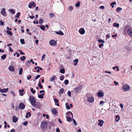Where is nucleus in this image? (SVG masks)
Returning a JSON list of instances; mask_svg holds the SVG:
<instances>
[{
	"label": "nucleus",
	"instance_id": "obj_11",
	"mask_svg": "<svg viewBox=\"0 0 132 132\" xmlns=\"http://www.w3.org/2000/svg\"><path fill=\"white\" fill-rule=\"evenodd\" d=\"M79 32L81 35L84 34L85 32V31L84 28H81L79 29Z\"/></svg>",
	"mask_w": 132,
	"mask_h": 132
},
{
	"label": "nucleus",
	"instance_id": "obj_15",
	"mask_svg": "<svg viewBox=\"0 0 132 132\" xmlns=\"http://www.w3.org/2000/svg\"><path fill=\"white\" fill-rule=\"evenodd\" d=\"M99 123H98V125L101 127L102 126L104 121L101 120H99L98 121Z\"/></svg>",
	"mask_w": 132,
	"mask_h": 132
},
{
	"label": "nucleus",
	"instance_id": "obj_53",
	"mask_svg": "<svg viewBox=\"0 0 132 132\" xmlns=\"http://www.w3.org/2000/svg\"><path fill=\"white\" fill-rule=\"evenodd\" d=\"M110 37V35L109 34H107L106 36V37L107 38H109Z\"/></svg>",
	"mask_w": 132,
	"mask_h": 132
},
{
	"label": "nucleus",
	"instance_id": "obj_25",
	"mask_svg": "<svg viewBox=\"0 0 132 132\" xmlns=\"http://www.w3.org/2000/svg\"><path fill=\"white\" fill-rule=\"evenodd\" d=\"M8 11L9 12L13 14H14L15 13V12L14 11V10L13 9H9L8 10Z\"/></svg>",
	"mask_w": 132,
	"mask_h": 132
},
{
	"label": "nucleus",
	"instance_id": "obj_22",
	"mask_svg": "<svg viewBox=\"0 0 132 132\" xmlns=\"http://www.w3.org/2000/svg\"><path fill=\"white\" fill-rule=\"evenodd\" d=\"M64 90L63 88H62L60 89L59 93V95H61L63 93Z\"/></svg>",
	"mask_w": 132,
	"mask_h": 132
},
{
	"label": "nucleus",
	"instance_id": "obj_23",
	"mask_svg": "<svg viewBox=\"0 0 132 132\" xmlns=\"http://www.w3.org/2000/svg\"><path fill=\"white\" fill-rule=\"evenodd\" d=\"M24 91V89H22V90H19V91L20 92V94L21 96H23V92Z\"/></svg>",
	"mask_w": 132,
	"mask_h": 132
},
{
	"label": "nucleus",
	"instance_id": "obj_24",
	"mask_svg": "<svg viewBox=\"0 0 132 132\" xmlns=\"http://www.w3.org/2000/svg\"><path fill=\"white\" fill-rule=\"evenodd\" d=\"M6 32L8 35H9L10 36H12L13 35L12 32L10 31L7 30L6 31Z\"/></svg>",
	"mask_w": 132,
	"mask_h": 132
},
{
	"label": "nucleus",
	"instance_id": "obj_7",
	"mask_svg": "<svg viewBox=\"0 0 132 132\" xmlns=\"http://www.w3.org/2000/svg\"><path fill=\"white\" fill-rule=\"evenodd\" d=\"M87 99L89 102L91 103L93 102L94 101V98L93 97H87Z\"/></svg>",
	"mask_w": 132,
	"mask_h": 132
},
{
	"label": "nucleus",
	"instance_id": "obj_21",
	"mask_svg": "<svg viewBox=\"0 0 132 132\" xmlns=\"http://www.w3.org/2000/svg\"><path fill=\"white\" fill-rule=\"evenodd\" d=\"M44 93H42L41 94H40L38 96V97L39 98L42 99L44 98L43 96L44 95Z\"/></svg>",
	"mask_w": 132,
	"mask_h": 132
},
{
	"label": "nucleus",
	"instance_id": "obj_10",
	"mask_svg": "<svg viewBox=\"0 0 132 132\" xmlns=\"http://www.w3.org/2000/svg\"><path fill=\"white\" fill-rule=\"evenodd\" d=\"M98 96L100 97H103L104 95V94L103 92H99L97 93Z\"/></svg>",
	"mask_w": 132,
	"mask_h": 132
},
{
	"label": "nucleus",
	"instance_id": "obj_40",
	"mask_svg": "<svg viewBox=\"0 0 132 132\" xmlns=\"http://www.w3.org/2000/svg\"><path fill=\"white\" fill-rule=\"evenodd\" d=\"M6 57V55L5 54H4L1 56V58L3 59H5Z\"/></svg>",
	"mask_w": 132,
	"mask_h": 132
},
{
	"label": "nucleus",
	"instance_id": "obj_3",
	"mask_svg": "<svg viewBox=\"0 0 132 132\" xmlns=\"http://www.w3.org/2000/svg\"><path fill=\"white\" fill-rule=\"evenodd\" d=\"M130 86L128 85H125L121 88V89L124 92L128 91L130 89Z\"/></svg>",
	"mask_w": 132,
	"mask_h": 132
},
{
	"label": "nucleus",
	"instance_id": "obj_59",
	"mask_svg": "<svg viewBox=\"0 0 132 132\" xmlns=\"http://www.w3.org/2000/svg\"><path fill=\"white\" fill-rule=\"evenodd\" d=\"M31 78V75H29V77L27 76V79L28 80H29Z\"/></svg>",
	"mask_w": 132,
	"mask_h": 132
},
{
	"label": "nucleus",
	"instance_id": "obj_55",
	"mask_svg": "<svg viewBox=\"0 0 132 132\" xmlns=\"http://www.w3.org/2000/svg\"><path fill=\"white\" fill-rule=\"evenodd\" d=\"M19 51L20 52V54H22L23 55H24L25 54L23 52L19 50Z\"/></svg>",
	"mask_w": 132,
	"mask_h": 132
},
{
	"label": "nucleus",
	"instance_id": "obj_16",
	"mask_svg": "<svg viewBox=\"0 0 132 132\" xmlns=\"http://www.w3.org/2000/svg\"><path fill=\"white\" fill-rule=\"evenodd\" d=\"M18 118H17L15 116H14L13 117L12 121L13 122L15 123L18 120Z\"/></svg>",
	"mask_w": 132,
	"mask_h": 132
},
{
	"label": "nucleus",
	"instance_id": "obj_1",
	"mask_svg": "<svg viewBox=\"0 0 132 132\" xmlns=\"http://www.w3.org/2000/svg\"><path fill=\"white\" fill-rule=\"evenodd\" d=\"M29 100L31 104V105H34V104L36 103V99L33 95H31L29 96Z\"/></svg>",
	"mask_w": 132,
	"mask_h": 132
},
{
	"label": "nucleus",
	"instance_id": "obj_19",
	"mask_svg": "<svg viewBox=\"0 0 132 132\" xmlns=\"http://www.w3.org/2000/svg\"><path fill=\"white\" fill-rule=\"evenodd\" d=\"M55 32L56 33V34L59 35H64V33L62 31H59V32L55 31Z\"/></svg>",
	"mask_w": 132,
	"mask_h": 132
},
{
	"label": "nucleus",
	"instance_id": "obj_44",
	"mask_svg": "<svg viewBox=\"0 0 132 132\" xmlns=\"http://www.w3.org/2000/svg\"><path fill=\"white\" fill-rule=\"evenodd\" d=\"M64 78V76L63 75H62L61 76H60V79L61 80H63Z\"/></svg>",
	"mask_w": 132,
	"mask_h": 132
},
{
	"label": "nucleus",
	"instance_id": "obj_41",
	"mask_svg": "<svg viewBox=\"0 0 132 132\" xmlns=\"http://www.w3.org/2000/svg\"><path fill=\"white\" fill-rule=\"evenodd\" d=\"M43 20L40 18L39 20V23L40 24H42L43 22Z\"/></svg>",
	"mask_w": 132,
	"mask_h": 132
},
{
	"label": "nucleus",
	"instance_id": "obj_52",
	"mask_svg": "<svg viewBox=\"0 0 132 132\" xmlns=\"http://www.w3.org/2000/svg\"><path fill=\"white\" fill-rule=\"evenodd\" d=\"M40 75H38L36 76L35 78V79H38L40 77Z\"/></svg>",
	"mask_w": 132,
	"mask_h": 132
},
{
	"label": "nucleus",
	"instance_id": "obj_6",
	"mask_svg": "<svg viewBox=\"0 0 132 132\" xmlns=\"http://www.w3.org/2000/svg\"><path fill=\"white\" fill-rule=\"evenodd\" d=\"M32 6H33L34 7H35L36 6V4L34 2H30L29 3L28 5V7L29 8H31Z\"/></svg>",
	"mask_w": 132,
	"mask_h": 132
},
{
	"label": "nucleus",
	"instance_id": "obj_5",
	"mask_svg": "<svg viewBox=\"0 0 132 132\" xmlns=\"http://www.w3.org/2000/svg\"><path fill=\"white\" fill-rule=\"evenodd\" d=\"M25 107V105L22 103H19V108L21 110L24 109Z\"/></svg>",
	"mask_w": 132,
	"mask_h": 132
},
{
	"label": "nucleus",
	"instance_id": "obj_34",
	"mask_svg": "<svg viewBox=\"0 0 132 132\" xmlns=\"http://www.w3.org/2000/svg\"><path fill=\"white\" fill-rule=\"evenodd\" d=\"M49 15L51 18H53L55 16V15L54 13H50V14Z\"/></svg>",
	"mask_w": 132,
	"mask_h": 132
},
{
	"label": "nucleus",
	"instance_id": "obj_49",
	"mask_svg": "<svg viewBox=\"0 0 132 132\" xmlns=\"http://www.w3.org/2000/svg\"><path fill=\"white\" fill-rule=\"evenodd\" d=\"M72 120L73 121V123L75 125V126H76L77 125V123L76 122L75 120L74 119H72Z\"/></svg>",
	"mask_w": 132,
	"mask_h": 132
},
{
	"label": "nucleus",
	"instance_id": "obj_2",
	"mask_svg": "<svg viewBox=\"0 0 132 132\" xmlns=\"http://www.w3.org/2000/svg\"><path fill=\"white\" fill-rule=\"evenodd\" d=\"M47 126V122L46 121H43L40 127L42 130L45 131L46 129Z\"/></svg>",
	"mask_w": 132,
	"mask_h": 132
},
{
	"label": "nucleus",
	"instance_id": "obj_50",
	"mask_svg": "<svg viewBox=\"0 0 132 132\" xmlns=\"http://www.w3.org/2000/svg\"><path fill=\"white\" fill-rule=\"evenodd\" d=\"M68 95L69 96H71V92L69 91H68V93H67Z\"/></svg>",
	"mask_w": 132,
	"mask_h": 132
},
{
	"label": "nucleus",
	"instance_id": "obj_63",
	"mask_svg": "<svg viewBox=\"0 0 132 132\" xmlns=\"http://www.w3.org/2000/svg\"><path fill=\"white\" fill-rule=\"evenodd\" d=\"M104 45V44H101L99 46V47L100 48H101L102 47V46H103Z\"/></svg>",
	"mask_w": 132,
	"mask_h": 132
},
{
	"label": "nucleus",
	"instance_id": "obj_4",
	"mask_svg": "<svg viewBox=\"0 0 132 132\" xmlns=\"http://www.w3.org/2000/svg\"><path fill=\"white\" fill-rule=\"evenodd\" d=\"M35 108H37L38 109H40L41 106L40 103L39 102H37L34 104V105L32 106Z\"/></svg>",
	"mask_w": 132,
	"mask_h": 132
},
{
	"label": "nucleus",
	"instance_id": "obj_30",
	"mask_svg": "<svg viewBox=\"0 0 132 132\" xmlns=\"http://www.w3.org/2000/svg\"><path fill=\"white\" fill-rule=\"evenodd\" d=\"M73 8L72 6H70L68 7V9L70 11H71L73 10Z\"/></svg>",
	"mask_w": 132,
	"mask_h": 132
},
{
	"label": "nucleus",
	"instance_id": "obj_32",
	"mask_svg": "<svg viewBox=\"0 0 132 132\" xmlns=\"http://www.w3.org/2000/svg\"><path fill=\"white\" fill-rule=\"evenodd\" d=\"M65 105L66 109H69L70 108V107L69 106V105H68V103H65Z\"/></svg>",
	"mask_w": 132,
	"mask_h": 132
},
{
	"label": "nucleus",
	"instance_id": "obj_39",
	"mask_svg": "<svg viewBox=\"0 0 132 132\" xmlns=\"http://www.w3.org/2000/svg\"><path fill=\"white\" fill-rule=\"evenodd\" d=\"M122 10V9L120 7H118L116 9V10L117 12H119Z\"/></svg>",
	"mask_w": 132,
	"mask_h": 132
},
{
	"label": "nucleus",
	"instance_id": "obj_26",
	"mask_svg": "<svg viewBox=\"0 0 132 132\" xmlns=\"http://www.w3.org/2000/svg\"><path fill=\"white\" fill-rule=\"evenodd\" d=\"M74 62V65H76L77 62H78V59H76L75 60L73 61Z\"/></svg>",
	"mask_w": 132,
	"mask_h": 132
},
{
	"label": "nucleus",
	"instance_id": "obj_64",
	"mask_svg": "<svg viewBox=\"0 0 132 132\" xmlns=\"http://www.w3.org/2000/svg\"><path fill=\"white\" fill-rule=\"evenodd\" d=\"M117 36V34H115L114 35H113L112 36V37L114 38L115 37H116Z\"/></svg>",
	"mask_w": 132,
	"mask_h": 132
},
{
	"label": "nucleus",
	"instance_id": "obj_56",
	"mask_svg": "<svg viewBox=\"0 0 132 132\" xmlns=\"http://www.w3.org/2000/svg\"><path fill=\"white\" fill-rule=\"evenodd\" d=\"M99 8L101 9H104L105 8V7L103 6H101Z\"/></svg>",
	"mask_w": 132,
	"mask_h": 132
},
{
	"label": "nucleus",
	"instance_id": "obj_33",
	"mask_svg": "<svg viewBox=\"0 0 132 132\" xmlns=\"http://www.w3.org/2000/svg\"><path fill=\"white\" fill-rule=\"evenodd\" d=\"M23 69L22 68H21L19 70V74L20 75H21L23 71Z\"/></svg>",
	"mask_w": 132,
	"mask_h": 132
},
{
	"label": "nucleus",
	"instance_id": "obj_35",
	"mask_svg": "<svg viewBox=\"0 0 132 132\" xmlns=\"http://www.w3.org/2000/svg\"><path fill=\"white\" fill-rule=\"evenodd\" d=\"M80 5V2H77L75 5V6L76 7H78Z\"/></svg>",
	"mask_w": 132,
	"mask_h": 132
},
{
	"label": "nucleus",
	"instance_id": "obj_42",
	"mask_svg": "<svg viewBox=\"0 0 132 132\" xmlns=\"http://www.w3.org/2000/svg\"><path fill=\"white\" fill-rule=\"evenodd\" d=\"M39 83L38 84V85L39 87L40 88H43V86H42L41 85V82L40 81H39Z\"/></svg>",
	"mask_w": 132,
	"mask_h": 132
},
{
	"label": "nucleus",
	"instance_id": "obj_37",
	"mask_svg": "<svg viewBox=\"0 0 132 132\" xmlns=\"http://www.w3.org/2000/svg\"><path fill=\"white\" fill-rule=\"evenodd\" d=\"M20 42L22 44H25V43L24 42V40L23 39H21L20 40Z\"/></svg>",
	"mask_w": 132,
	"mask_h": 132
},
{
	"label": "nucleus",
	"instance_id": "obj_17",
	"mask_svg": "<svg viewBox=\"0 0 132 132\" xmlns=\"http://www.w3.org/2000/svg\"><path fill=\"white\" fill-rule=\"evenodd\" d=\"M56 76L55 75H53L52 77L50 79V81L51 82H52L56 78Z\"/></svg>",
	"mask_w": 132,
	"mask_h": 132
},
{
	"label": "nucleus",
	"instance_id": "obj_57",
	"mask_svg": "<svg viewBox=\"0 0 132 132\" xmlns=\"http://www.w3.org/2000/svg\"><path fill=\"white\" fill-rule=\"evenodd\" d=\"M20 13L18 12L17 13V15L16 16V17L17 18H18L19 16H20Z\"/></svg>",
	"mask_w": 132,
	"mask_h": 132
},
{
	"label": "nucleus",
	"instance_id": "obj_60",
	"mask_svg": "<svg viewBox=\"0 0 132 132\" xmlns=\"http://www.w3.org/2000/svg\"><path fill=\"white\" fill-rule=\"evenodd\" d=\"M4 22L2 21V20H1L0 21V24L1 25H2L3 24Z\"/></svg>",
	"mask_w": 132,
	"mask_h": 132
},
{
	"label": "nucleus",
	"instance_id": "obj_9",
	"mask_svg": "<svg viewBox=\"0 0 132 132\" xmlns=\"http://www.w3.org/2000/svg\"><path fill=\"white\" fill-rule=\"evenodd\" d=\"M49 43L51 45L53 46H55L56 45V41L53 40L50 41Z\"/></svg>",
	"mask_w": 132,
	"mask_h": 132
},
{
	"label": "nucleus",
	"instance_id": "obj_18",
	"mask_svg": "<svg viewBox=\"0 0 132 132\" xmlns=\"http://www.w3.org/2000/svg\"><path fill=\"white\" fill-rule=\"evenodd\" d=\"M52 112L53 114H56L57 113V110L55 109H52Z\"/></svg>",
	"mask_w": 132,
	"mask_h": 132
},
{
	"label": "nucleus",
	"instance_id": "obj_38",
	"mask_svg": "<svg viewBox=\"0 0 132 132\" xmlns=\"http://www.w3.org/2000/svg\"><path fill=\"white\" fill-rule=\"evenodd\" d=\"M98 42L102 43H104L105 42V41L103 40L100 39H98Z\"/></svg>",
	"mask_w": 132,
	"mask_h": 132
},
{
	"label": "nucleus",
	"instance_id": "obj_12",
	"mask_svg": "<svg viewBox=\"0 0 132 132\" xmlns=\"http://www.w3.org/2000/svg\"><path fill=\"white\" fill-rule=\"evenodd\" d=\"M8 90V88L2 89L0 88V92L2 93H6Z\"/></svg>",
	"mask_w": 132,
	"mask_h": 132
},
{
	"label": "nucleus",
	"instance_id": "obj_62",
	"mask_svg": "<svg viewBox=\"0 0 132 132\" xmlns=\"http://www.w3.org/2000/svg\"><path fill=\"white\" fill-rule=\"evenodd\" d=\"M56 132H60V130L59 128H56Z\"/></svg>",
	"mask_w": 132,
	"mask_h": 132
},
{
	"label": "nucleus",
	"instance_id": "obj_47",
	"mask_svg": "<svg viewBox=\"0 0 132 132\" xmlns=\"http://www.w3.org/2000/svg\"><path fill=\"white\" fill-rule=\"evenodd\" d=\"M33 88L31 89V92L33 94H35V90H33Z\"/></svg>",
	"mask_w": 132,
	"mask_h": 132
},
{
	"label": "nucleus",
	"instance_id": "obj_51",
	"mask_svg": "<svg viewBox=\"0 0 132 132\" xmlns=\"http://www.w3.org/2000/svg\"><path fill=\"white\" fill-rule=\"evenodd\" d=\"M45 54H44L42 56V61L45 58Z\"/></svg>",
	"mask_w": 132,
	"mask_h": 132
},
{
	"label": "nucleus",
	"instance_id": "obj_43",
	"mask_svg": "<svg viewBox=\"0 0 132 132\" xmlns=\"http://www.w3.org/2000/svg\"><path fill=\"white\" fill-rule=\"evenodd\" d=\"M64 83L65 85H67L68 84L69 81L68 80H65L64 81Z\"/></svg>",
	"mask_w": 132,
	"mask_h": 132
},
{
	"label": "nucleus",
	"instance_id": "obj_58",
	"mask_svg": "<svg viewBox=\"0 0 132 132\" xmlns=\"http://www.w3.org/2000/svg\"><path fill=\"white\" fill-rule=\"evenodd\" d=\"M29 17L31 19H32L34 18L35 16H29Z\"/></svg>",
	"mask_w": 132,
	"mask_h": 132
},
{
	"label": "nucleus",
	"instance_id": "obj_14",
	"mask_svg": "<svg viewBox=\"0 0 132 132\" xmlns=\"http://www.w3.org/2000/svg\"><path fill=\"white\" fill-rule=\"evenodd\" d=\"M82 88V87L81 86H79L77 88H76V92L77 93H78L79 91Z\"/></svg>",
	"mask_w": 132,
	"mask_h": 132
},
{
	"label": "nucleus",
	"instance_id": "obj_13",
	"mask_svg": "<svg viewBox=\"0 0 132 132\" xmlns=\"http://www.w3.org/2000/svg\"><path fill=\"white\" fill-rule=\"evenodd\" d=\"M128 34L131 36L132 37V30L131 29H128L127 30Z\"/></svg>",
	"mask_w": 132,
	"mask_h": 132
},
{
	"label": "nucleus",
	"instance_id": "obj_61",
	"mask_svg": "<svg viewBox=\"0 0 132 132\" xmlns=\"http://www.w3.org/2000/svg\"><path fill=\"white\" fill-rule=\"evenodd\" d=\"M15 129H13L11 130L10 132H15Z\"/></svg>",
	"mask_w": 132,
	"mask_h": 132
},
{
	"label": "nucleus",
	"instance_id": "obj_28",
	"mask_svg": "<svg viewBox=\"0 0 132 132\" xmlns=\"http://www.w3.org/2000/svg\"><path fill=\"white\" fill-rule=\"evenodd\" d=\"M113 25L115 27H118L119 26V23H114L113 24Z\"/></svg>",
	"mask_w": 132,
	"mask_h": 132
},
{
	"label": "nucleus",
	"instance_id": "obj_8",
	"mask_svg": "<svg viewBox=\"0 0 132 132\" xmlns=\"http://www.w3.org/2000/svg\"><path fill=\"white\" fill-rule=\"evenodd\" d=\"M1 13L3 15L5 16H6V14L5 11V9L4 8H3L2 9Z\"/></svg>",
	"mask_w": 132,
	"mask_h": 132
},
{
	"label": "nucleus",
	"instance_id": "obj_29",
	"mask_svg": "<svg viewBox=\"0 0 132 132\" xmlns=\"http://www.w3.org/2000/svg\"><path fill=\"white\" fill-rule=\"evenodd\" d=\"M65 72V70L64 69H62L60 70V72L62 73H64Z\"/></svg>",
	"mask_w": 132,
	"mask_h": 132
},
{
	"label": "nucleus",
	"instance_id": "obj_36",
	"mask_svg": "<svg viewBox=\"0 0 132 132\" xmlns=\"http://www.w3.org/2000/svg\"><path fill=\"white\" fill-rule=\"evenodd\" d=\"M40 28L41 29L43 30H45V27L44 26H41L40 27Z\"/></svg>",
	"mask_w": 132,
	"mask_h": 132
},
{
	"label": "nucleus",
	"instance_id": "obj_48",
	"mask_svg": "<svg viewBox=\"0 0 132 132\" xmlns=\"http://www.w3.org/2000/svg\"><path fill=\"white\" fill-rule=\"evenodd\" d=\"M54 102L55 103H57L59 102V101L56 98H54Z\"/></svg>",
	"mask_w": 132,
	"mask_h": 132
},
{
	"label": "nucleus",
	"instance_id": "obj_31",
	"mask_svg": "<svg viewBox=\"0 0 132 132\" xmlns=\"http://www.w3.org/2000/svg\"><path fill=\"white\" fill-rule=\"evenodd\" d=\"M120 120L119 116H116V119L115 120L116 122H118Z\"/></svg>",
	"mask_w": 132,
	"mask_h": 132
},
{
	"label": "nucleus",
	"instance_id": "obj_20",
	"mask_svg": "<svg viewBox=\"0 0 132 132\" xmlns=\"http://www.w3.org/2000/svg\"><path fill=\"white\" fill-rule=\"evenodd\" d=\"M9 69L12 72H13L14 71V67L12 66H10L9 68Z\"/></svg>",
	"mask_w": 132,
	"mask_h": 132
},
{
	"label": "nucleus",
	"instance_id": "obj_54",
	"mask_svg": "<svg viewBox=\"0 0 132 132\" xmlns=\"http://www.w3.org/2000/svg\"><path fill=\"white\" fill-rule=\"evenodd\" d=\"M28 122L27 121H26L24 122V123H23V125L24 126H26L28 124Z\"/></svg>",
	"mask_w": 132,
	"mask_h": 132
},
{
	"label": "nucleus",
	"instance_id": "obj_45",
	"mask_svg": "<svg viewBox=\"0 0 132 132\" xmlns=\"http://www.w3.org/2000/svg\"><path fill=\"white\" fill-rule=\"evenodd\" d=\"M67 121L70 122L71 121V118L70 117H68L67 118Z\"/></svg>",
	"mask_w": 132,
	"mask_h": 132
},
{
	"label": "nucleus",
	"instance_id": "obj_46",
	"mask_svg": "<svg viewBox=\"0 0 132 132\" xmlns=\"http://www.w3.org/2000/svg\"><path fill=\"white\" fill-rule=\"evenodd\" d=\"M105 103L103 101H100V105L101 106H102L103 105V104Z\"/></svg>",
	"mask_w": 132,
	"mask_h": 132
},
{
	"label": "nucleus",
	"instance_id": "obj_27",
	"mask_svg": "<svg viewBox=\"0 0 132 132\" xmlns=\"http://www.w3.org/2000/svg\"><path fill=\"white\" fill-rule=\"evenodd\" d=\"M66 114H71L72 117V118H73V115L71 111H68L66 113Z\"/></svg>",
	"mask_w": 132,
	"mask_h": 132
}]
</instances>
